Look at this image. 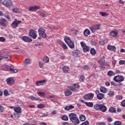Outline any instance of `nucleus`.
<instances>
[{
	"label": "nucleus",
	"instance_id": "obj_1",
	"mask_svg": "<svg viewBox=\"0 0 125 125\" xmlns=\"http://www.w3.org/2000/svg\"><path fill=\"white\" fill-rule=\"evenodd\" d=\"M68 117L71 122L73 123L74 125H78V124H80V120L79 118H78L77 114L71 113L69 114Z\"/></svg>",
	"mask_w": 125,
	"mask_h": 125
},
{
	"label": "nucleus",
	"instance_id": "obj_2",
	"mask_svg": "<svg viewBox=\"0 0 125 125\" xmlns=\"http://www.w3.org/2000/svg\"><path fill=\"white\" fill-rule=\"evenodd\" d=\"M1 3L6 7H8V8H10V7H12L13 5V2L11 0H4V1L1 2Z\"/></svg>",
	"mask_w": 125,
	"mask_h": 125
},
{
	"label": "nucleus",
	"instance_id": "obj_3",
	"mask_svg": "<svg viewBox=\"0 0 125 125\" xmlns=\"http://www.w3.org/2000/svg\"><path fill=\"white\" fill-rule=\"evenodd\" d=\"M64 40L70 48H74V47H75L74 42L71 41V39L69 37H65Z\"/></svg>",
	"mask_w": 125,
	"mask_h": 125
},
{
	"label": "nucleus",
	"instance_id": "obj_4",
	"mask_svg": "<svg viewBox=\"0 0 125 125\" xmlns=\"http://www.w3.org/2000/svg\"><path fill=\"white\" fill-rule=\"evenodd\" d=\"M0 25L2 27H7L8 26V21L3 18H1L0 19Z\"/></svg>",
	"mask_w": 125,
	"mask_h": 125
},
{
	"label": "nucleus",
	"instance_id": "obj_5",
	"mask_svg": "<svg viewBox=\"0 0 125 125\" xmlns=\"http://www.w3.org/2000/svg\"><path fill=\"white\" fill-rule=\"evenodd\" d=\"M39 34L40 37H42L43 39H45L46 38V34L45 33V30L44 29L42 28H40L38 29Z\"/></svg>",
	"mask_w": 125,
	"mask_h": 125
},
{
	"label": "nucleus",
	"instance_id": "obj_6",
	"mask_svg": "<svg viewBox=\"0 0 125 125\" xmlns=\"http://www.w3.org/2000/svg\"><path fill=\"white\" fill-rule=\"evenodd\" d=\"M99 29H100V24H96L89 27V29L92 33H95V31H96V30H99Z\"/></svg>",
	"mask_w": 125,
	"mask_h": 125
},
{
	"label": "nucleus",
	"instance_id": "obj_7",
	"mask_svg": "<svg viewBox=\"0 0 125 125\" xmlns=\"http://www.w3.org/2000/svg\"><path fill=\"white\" fill-rule=\"evenodd\" d=\"M94 97V94L92 93H90L87 94H85L83 97L84 99H85L86 100H91Z\"/></svg>",
	"mask_w": 125,
	"mask_h": 125
},
{
	"label": "nucleus",
	"instance_id": "obj_8",
	"mask_svg": "<svg viewBox=\"0 0 125 125\" xmlns=\"http://www.w3.org/2000/svg\"><path fill=\"white\" fill-rule=\"evenodd\" d=\"M114 80L115 82L116 83H121L122 82H124V80H125V78H124L122 76L118 75L114 78Z\"/></svg>",
	"mask_w": 125,
	"mask_h": 125
},
{
	"label": "nucleus",
	"instance_id": "obj_9",
	"mask_svg": "<svg viewBox=\"0 0 125 125\" xmlns=\"http://www.w3.org/2000/svg\"><path fill=\"white\" fill-rule=\"evenodd\" d=\"M29 36L32 38V39H34V40L37 39V33H36V31L34 30V29H30L29 30Z\"/></svg>",
	"mask_w": 125,
	"mask_h": 125
},
{
	"label": "nucleus",
	"instance_id": "obj_10",
	"mask_svg": "<svg viewBox=\"0 0 125 125\" xmlns=\"http://www.w3.org/2000/svg\"><path fill=\"white\" fill-rule=\"evenodd\" d=\"M20 23H21V21L15 19V21L12 23L11 27H13V29H15L18 27V24H20Z\"/></svg>",
	"mask_w": 125,
	"mask_h": 125
},
{
	"label": "nucleus",
	"instance_id": "obj_11",
	"mask_svg": "<svg viewBox=\"0 0 125 125\" xmlns=\"http://www.w3.org/2000/svg\"><path fill=\"white\" fill-rule=\"evenodd\" d=\"M81 44L82 48H83V52H86L88 51V50L89 49V48H88V46L86 45V44H85L84 42H81Z\"/></svg>",
	"mask_w": 125,
	"mask_h": 125
},
{
	"label": "nucleus",
	"instance_id": "obj_12",
	"mask_svg": "<svg viewBox=\"0 0 125 125\" xmlns=\"http://www.w3.org/2000/svg\"><path fill=\"white\" fill-rule=\"evenodd\" d=\"M6 82L8 85H12V84H14V83H15L13 78L11 77L7 78L6 80Z\"/></svg>",
	"mask_w": 125,
	"mask_h": 125
},
{
	"label": "nucleus",
	"instance_id": "obj_13",
	"mask_svg": "<svg viewBox=\"0 0 125 125\" xmlns=\"http://www.w3.org/2000/svg\"><path fill=\"white\" fill-rule=\"evenodd\" d=\"M45 83H46V80H44L37 81L36 82V84L37 86H40V85H44Z\"/></svg>",
	"mask_w": 125,
	"mask_h": 125
},
{
	"label": "nucleus",
	"instance_id": "obj_14",
	"mask_svg": "<svg viewBox=\"0 0 125 125\" xmlns=\"http://www.w3.org/2000/svg\"><path fill=\"white\" fill-rule=\"evenodd\" d=\"M22 40L25 42H30L33 41L31 38H30V37H28V36H23L22 37Z\"/></svg>",
	"mask_w": 125,
	"mask_h": 125
},
{
	"label": "nucleus",
	"instance_id": "obj_15",
	"mask_svg": "<svg viewBox=\"0 0 125 125\" xmlns=\"http://www.w3.org/2000/svg\"><path fill=\"white\" fill-rule=\"evenodd\" d=\"M14 110L17 114H21L22 113V108L20 106H17L14 108Z\"/></svg>",
	"mask_w": 125,
	"mask_h": 125
},
{
	"label": "nucleus",
	"instance_id": "obj_16",
	"mask_svg": "<svg viewBox=\"0 0 125 125\" xmlns=\"http://www.w3.org/2000/svg\"><path fill=\"white\" fill-rule=\"evenodd\" d=\"M29 99L30 100L35 101H42V99L39 98H37L36 97H34V96H30L28 97Z\"/></svg>",
	"mask_w": 125,
	"mask_h": 125
},
{
	"label": "nucleus",
	"instance_id": "obj_17",
	"mask_svg": "<svg viewBox=\"0 0 125 125\" xmlns=\"http://www.w3.org/2000/svg\"><path fill=\"white\" fill-rule=\"evenodd\" d=\"M37 9H40V6H34L30 7L29 8V10L31 12L35 11V10H37Z\"/></svg>",
	"mask_w": 125,
	"mask_h": 125
},
{
	"label": "nucleus",
	"instance_id": "obj_18",
	"mask_svg": "<svg viewBox=\"0 0 125 125\" xmlns=\"http://www.w3.org/2000/svg\"><path fill=\"white\" fill-rule=\"evenodd\" d=\"M1 57V59H4L5 61H9L11 59V57L9 55H5Z\"/></svg>",
	"mask_w": 125,
	"mask_h": 125
},
{
	"label": "nucleus",
	"instance_id": "obj_19",
	"mask_svg": "<svg viewBox=\"0 0 125 125\" xmlns=\"http://www.w3.org/2000/svg\"><path fill=\"white\" fill-rule=\"evenodd\" d=\"M107 48L108 50H111V51H115L116 50V46L111 45H107Z\"/></svg>",
	"mask_w": 125,
	"mask_h": 125
},
{
	"label": "nucleus",
	"instance_id": "obj_20",
	"mask_svg": "<svg viewBox=\"0 0 125 125\" xmlns=\"http://www.w3.org/2000/svg\"><path fill=\"white\" fill-rule=\"evenodd\" d=\"M98 63H99L100 65H103L105 63V58L104 57H102L98 61Z\"/></svg>",
	"mask_w": 125,
	"mask_h": 125
},
{
	"label": "nucleus",
	"instance_id": "obj_21",
	"mask_svg": "<svg viewBox=\"0 0 125 125\" xmlns=\"http://www.w3.org/2000/svg\"><path fill=\"white\" fill-rule=\"evenodd\" d=\"M100 110L102 111V112H106L107 110V107L104 105V104H101Z\"/></svg>",
	"mask_w": 125,
	"mask_h": 125
},
{
	"label": "nucleus",
	"instance_id": "obj_22",
	"mask_svg": "<svg viewBox=\"0 0 125 125\" xmlns=\"http://www.w3.org/2000/svg\"><path fill=\"white\" fill-rule=\"evenodd\" d=\"M64 94L65 96H70V95H72V91L69 89H66V91L64 92Z\"/></svg>",
	"mask_w": 125,
	"mask_h": 125
},
{
	"label": "nucleus",
	"instance_id": "obj_23",
	"mask_svg": "<svg viewBox=\"0 0 125 125\" xmlns=\"http://www.w3.org/2000/svg\"><path fill=\"white\" fill-rule=\"evenodd\" d=\"M62 71L63 73H68L69 71L70 70V68L69 67L65 66L62 68Z\"/></svg>",
	"mask_w": 125,
	"mask_h": 125
},
{
	"label": "nucleus",
	"instance_id": "obj_24",
	"mask_svg": "<svg viewBox=\"0 0 125 125\" xmlns=\"http://www.w3.org/2000/svg\"><path fill=\"white\" fill-rule=\"evenodd\" d=\"M74 108H75V106H74L73 105H70L69 106H66L64 107V109L66 110V111H69V110L74 109Z\"/></svg>",
	"mask_w": 125,
	"mask_h": 125
},
{
	"label": "nucleus",
	"instance_id": "obj_25",
	"mask_svg": "<svg viewBox=\"0 0 125 125\" xmlns=\"http://www.w3.org/2000/svg\"><path fill=\"white\" fill-rule=\"evenodd\" d=\"M84 36H85V37H87L88 35H90V31L88 30V29H86L84 32H83Z\"/></svg>",
	"mask_w": 125,
	"mask_h": 125
},
{
	"label": "nucleus",
	"instance_id": "obj_26",
	"mask_svg": "<svg viewBox=\"0 0 125 125\" xmlns=\"http://www.w3.org/2000/svg\"><path fill=\"white\" fill-rule=\"evenodd\" d=\"M100 90L101 92H103V93H106V92H107V91H108L107 88L102 86L100 87Z\"/></svg>",
	"mask_w": 125,
	"mask_h": 125
},
{
	"label": "nucleus",
	"instance_id": "obj_27",
	"mask_svg": "<svg viewBox=\"0 0 125 125\" xmlns=\"http://www.w3.org/2000/svg\"><path fill=\"white\" fill-rule=\"evenodd\" d=\"M97 98L98 99H99V100H101L102 99H103L104 98V94L102 93H99L97 95Z\"/></svg>",
	"mask_w": 125,
	"mask_h": 125
},
{
	"label": "nucleus",
	"instance_id": "obj_28",
	"mask_svg": "<svg viewBox=\"0 0 125 125\" xmlns=\"http://www.w3.org/2000/svg\"><path fill=\"white\" fill-rule=\"evenodd\" d=\"M100 104H95L94 105L93 107L95 110H100V107H101Z\"/></svg>",
	"mask_w": 125,
	"mask_h": 125
},
{
	"label": "nucleus",
	"instance_id": "obj_29",
	"mask_svg": "<svg viewBox=\"0 0 125 125\" xmlns=\"http://www.w3.org/2000/svg\"><path fill=\"white\" fill-rule=\"evenodd\" d=\"M109 112L110 113H116L117 110H116V108L115 107H110L109 109Z\"/></svg>",
	"mask_w": 125,
	"mask_h": 125
},
{
	"label": "nucleus",
	"instance_id": "obj_30",
	"mask_svg": "<svg viewBox=\"0 0 125 125\" xmlns=\"http://www.w3.org/2000/svg\"><path fill=\"white\" fill-rule=\"evenodd\" d=\"M90 53L91 55L94 56V55L96 54V50H95V49H94V48H92L90 50Z\"/></svg>",
	"mask_w": 125,
	"mask_h": 125
},
{
	"label": "nucleus",
	"instance_id": "obj_31",
	"mask_svg": "<svg viewBox=\"0 0 125 125\" xmlns=\"http://www.w3.org/2000/svg\"><path fill=\"white\" fill-rule=\"evenodd\" d=\"M24 65H27V64H31V60L30 58L26 59L24 62Z\"/></svg>",
	"mask_w": 125,
	"mask_h": 125
},
{
	"label": "nucleus",
	"instance_id": "obj_32",
	"mask_svg": "<svg viewBox=\"0 0 125 125\" xmlns=\"http://www.w3.org/2000/svg\"><path fill=\"white\" fill-rule=\"evenodd\" d=\"M10 71L12 72V73H17L18 70L16 69H14L13 66H10Z\"/></svg>",
	"mask_w": 125,
	"mask_h": 125
},
{
	"label": "nucleus",
	"instance_id": "obj_33",
	"mask_svg": "<svg viewBox=\"0 0 125 125\" xmlns=\"http://www.w3.org/2000/svg\"><path fill=\"white\" fill-rule=\"evenodd\" d=\"M86 106H87L88 107H93V103L92 102H86L85 103Z\"/></svg>",
	"mask_w": 125,
	"mask_h": 125
},
{
	"label": "nucleus",
	"instance_id": "obj_34",
	"mask_svg": "<svg viewBox=\"0 0 125 125\" xmlns=\"http://www.w3.org/2000/svg\"><path fill=\"white\" fill-rule=\"evenodd\" d=\"M2 69L3 71H8L9 68L8 65H3L2 66Z\"/></svg>",
	"mask_w": 125,
	"mask_h": 125
},
{
	"label": "nucleus",
	"instance_id": "obj_35",
	"mask_svg": "<svg viewBox=\"0 0 125 125\" xmlns=\"http://www.w3.org/2000/svg\"><path fill=\"white\" fill-rule=\"evenodd\" d=\"M118 33L117 31H112L110 32V35H111L112 37H116L117 36Z\"/></svg>",
	"mask_w": 125,
	"mask_h": 125
},
{
	"label": "nucleus",
	"instance_id": "obj_36",
	"mask_svg": "<svg viewBox=\"0 0 125 125\" xmlns=\"http://www.w3.org/2000/svg\"><path fill=\"white\" fill-rule=\"evenodd\" d=\"M72 55L74 57H77L79 55V53H78L77 50H74L72 51Z\"/></svg>",
	"mask_w": 125,
	"mask_h": 125
},
{
	"label": "nucleus",
	"instance_id": "obj_37",
	"mask_svg": "<svg viewBox=\"0 0 125 125\" xmlns=\"http://www.w3.org/2000/svg\"><path fill=\"white\" fill-rule=\"evenodd\" d=\"M107 75L109 77H112V76H115V73L113 72V71H109L107 72Z\"/></svg>",
	"mask_w": 125,
	"mask_h": 125
},
{
	"label": "nucleus",
	"instance_id": "obj_38",
	"mask_svg": "<svg viewBox=\"0 0 125 125\" xmlns=\"http://www.w3.org/2000/svg\"><path fill=\"white\" fill-rule=\"evenodd\" d=\"M62 120L67 121L69 120V118L67 115H63L62 118Z\"/></svg>",
	"mask_w": 125,
	"mask_h": 125
},
{
	"label": "nucleus",
	"instance_id": "obj_39",
	"mask_svg": "<svg viewBox=\"0 0 125 125\" xmlns=\"http://www.w3.org/2000/svg\"><path fill=\"white\" fill-rule=\"evenodd\" d=\"M80 121L83 122L85 121V116L83 115H81L80 116Z\"/></svg>",
	"mask_w": 125,
	"mask_h": 125
},
{
	"label": "nucleus",
	"instance_id": "obj_40",
	"mask_svg": "<svg viewBox=\"0 0 125 125\" xmlns=\"http://www.w3.org/2000/svg\"><path fill=\"white\" fill-rule=\"evenodd\" d=\"M43 61L45 63H48V62H49V58L48 57H45Z\"/></svg>",
	"mask_w": 125,
	"mask_h": 125
},
{
	"label": "nucleus",
	"instance_id": "obj_41",
	"mask_svg": "<svg viewBox=\"0 0 125 125\" xmlns=\"http://www.w3.org/2000/svg\"><path fill=\"white\" fill-rule=\"evenodd\" d=\"M37 94L39 96H44V95H45V93L43 92H38L37 93Z\"/></svg>",
	"mask_w": 125,
	"mask_h": 125
},
{
	"label": "nucleus",
	"instance_id": "obj_42",
	"mask_svg": "<svg viewBox=\"0 0 125 125\" xmlns=\"http://www.w3.org/2000/svg\"><path fill=\"white\" fill-rule=\"evenodd\" d=\"M67 88H69V89H70V90H71V91H73L74 92H75V91H76V88H75V87H73V86H67Z\"/></svg>",
	"mask_w": 125,
	"mask_h": 125
},
{
	"label": "nucleus",
	"instance_id": "obj_43",
	"mask_svg": "<svg viewBox=\"0 0 125 125\" xmlns=\"http://www.w3.org/2000/svg\"><path fill=\"white\" fill-rule=\"evenodd\" d=\"M13 12H14V13H18L19 12V9H18V8H14L13 10H12Z\"/></svg>",
	"mask_w": 125,
	"mask_h": 125
},
{
	"label": "nucleus",
	"instance_id": "obj_44",
	"mask_svg": "<svg viewBox=\"0 0 125 125\" xmlns=\"http://www.w3.org/2000/svg\"><path fill=\"white\" fill-rule=\"evenodd\" d=\"M114 91H110L107 93V95H109V96H111V97L114 96Z\"/></svg>",
	"mask_w": 125,
	"mask_h": 125
},
{
	"label": "nucleus",
	"instance_id": "obj_45",
	"mask_svg": "<svg viewBox=\"0 0 125 125\" xmlns=\"http://www.w3.org/2000/svg\"><path fill=\"white\" fill-rule=\"evenodd\" d=\"M37 108H39V109H42V108H44V104H40L37 105Z\"/></svg>",
	"mask_w": 125,
	"mask_h": 125
},
{
	"label": "nucleus",
	"instance_id": "obj_46",
	"mask_svg": "<svg viewBox=\"0 0 125 125\" xmlns=\"http://www.w3.org/2000/svg\"><path fill=\"white\" fill-rule=\"evenodd\" d=\"M3 94L5 96H8V95H9L8 91H7L6 89L4 90L3 91Z\"/></svg>",
	"mask_w": 125,
	"mask_h": 125
},
{
	"label": "nucleus",
	"instance_id": "obj_47",
	"mask_svg": "<svg viewBox=\"0 0 125 125\" xmlns=\"http://www.w3.org/2000/svg\"><path fill=\"white\" fill-rule=\"evenodd\" d=\"M100 14L102 15V16L104 17V16H107L108 15V14L105 12H100Z\"/></svg>",
	"mask_w": 125,
	"mask_h": 125
},
{
	"label": "nucleus",
	"instance_id": "obj_48",
	"mask_svg": "<svg viewBox=\"0 0 125 125\" xmlns=\"http://www.w3.org/2000/svg\"><path fill=\"white\" fill-rule=\"evenodd\" d=\"M3 16H4V17H5V18H6V19H7V20H9V21H10V20H11L10 17L9 16V15H4Z\"/></svg>",
	"mask_w": 125,
	"mask_h": 125
},
{
	"label": "nucleus",
	"instance_id": "obj_49",
	"mask_svg": "<svg viewBox=\"0 0 125 125\" xmlns=\"http://www.w3.org/2000/svg\"><path fill=\"white\" fill-rule=\"evenodd\" d=\"M4 111V107L1 105H0V113H2Z\"/></svg>",
	"mask_w": 125,
	"mask_h": 125
},
{
	"label": "nucleus",
	"instance_id": "obj_50",
	"mask_svg": "<svg viewBox=\"0 0 125 125\" xmlns=\"http://www.w3.org/2000/svg\"><path fill=\"white\" fill-rule=\"evenodd\" d=\"M122 125V122L121 121H116L114 123V125Z\"/></svg>",
	"mask_w": 125,
	"mask_h": 125
},
{
	"label": "nucleus",
	"instance_id": "obj_51",
	"mask_svg": "<svg viewBox=\"0 0 125 125\" xmlns=\"http://www.w3.org/2000/svg\"><path fill=\"white\" fill-rule=\"evenodd\" d=\"M84 79L85 78L84 76H81L80 78V82H83V81H84Z\"/></svg>",
	"mask_w": 125,
	"mask_h": 125
},
{
	"label": "nucleus",
	"instance_id": "obj_52",
	"mask_svg": "<svg viewBox=\"0 0 125 125\" xmlns=\"http://www.w3.org/2000/svg\"><path fill=\"white\" fill-rule=\"evenodd\" d=\"M105 42H107L106 41H102L100 42V43L101 44V45H104Z\"/></svg>",
	"mask_w": 125,
	"mask_h": 125
},
{
	"label": "nucleus",
	"instance_id": "obj_53",
	"mask_svg": "<svg viewBox=\"0 0 125 125\" xmlns=\"http://www.w3.org/2000/svg\"><path fill=\"white\" fill-rule=\"evenodd\" d=\"M88 68H89V67L87 65H85L83 67L84 70H88Z\"/></svg>",
	"mask_w": 125,
	"mask_h": 125
},
{
	"label": "nucleus",
	"instance_id": "obj_54",
	"mask_svg": "<svg viewBox=\"0 0 125 125\" xmlns=\"http://www.w3.org/2000/svg\"><path fill=\"white\" fill-rule=\"evenodd\" d=\"M39 65L40 68H42V67H43V63H42L41 62H39Z\"/></svg>",
	"mask_w": 125,
	"mask_h": 125
},
{
	"label": "nucleus",
	"instance_id": "obj_55",
	"mask_svg": "<svg viewBox=\"0 0 125 125\" xmlns=\"http://www.w3.org/2000/svg\"><path fill=\"white\" fill-rule=\"evenodd\" d=\"M106 120L107 121V122H108L109 123H111V122H112V121H113L112 120V118L111 117H107L106 118Z\"/></svg>",
	"mask_w": 125,
	"mask_h": 125
},
{
	"label": "nucleus",
	"instance_id": "obj_56",
	"mask_svg": "<svg viewBox=\"0 0 125 125\" xmlns=\"http://www.w3.org/2000/svg\"><path fill=\"white\" fill-rule=\"evenodd\" d=\"M39 15H40V16H42V17L44 18L45 17V15L44 13H42V12H40L39 13Z\"/></svg>",
	"mask_w": 125,
	"mask_h": 125
},
{
	"label": "nucleus",
	"instance_id": "obj_57",
	"mask_svg": "<svg viewBox=\"0 0 125 125\" xmlns=\"http://www.w3.org/2000/svg\"><path fill=\"white\" fill-rule=\"evenodd\" d=\"M120 65H124L125 64V61L121 60L119 61Z\"/></svg>",
	"mask_w": 125,
	"mask_h": 125
},
{
	"label": "nucleus",
	"instance_id": "obj_58",
	"mask_svg": "<svg viewBox=\"0 0 125 125\" xmlns=\"http://www.w3.org/2000/svg\"><path fill=\"white\" fill-rule=\"evenodd\" d=\"M121 104H122V107H125V100H124L122 102Z\"/></svg>",
	"mask_w": 125,
	"mask_h": 125
},
{
	"label": "nucleus",
	"instance_id": "obj_59",
	"mask_svg": "<svg viewBox=\"0 0 125 125\" xmlns=\"http://www.w3.org/2000/svg\"><path fill=\"white\" fill-rule=\"evenodd\" d=\"M5 41V38L2 37H0V42H3Z\"/></svg>",
	"mask_w": 125,
	"mask_h": 125
},
{
	"label": "nucleus",
	"instance_id": "obj_60",
	"mask_svg": "<svg viewBox=\"0 0 125 125\" xmlns=\"http://www.w3.org/2000/svg\"><path fill=\"white\" fill-rule=\"evenodd\" d=\"M71 32H72V34H74V35H77L78 34V31L74 30H71Z\"/></svg>",
	"mask_w": 125,
	"mask_h": 125
},
{
	"label": "nucleus",
	"instance_id": "obj_61",
	"mask_svg": "<svg viewBox=\"0 0 125 125\" xmlns=\"http://www.w3.org/2000/svg\"><path fill=\"white\" fill-rule=\"evenodd\" d=\"M73 86H74L75 88H80V86L78 84H74Z\"/></svg>",
	"mask_w": 125,
	"mask_h": 125
},
{
	"label": "nucleus",
	"instance_id": "obj_62",
	"mask_svg": "<svg viewBox=\"0 0 125 125\" xmlns=\"http://www.w3.org/2000/svg\"><path fill=\"white\" fill-rule=\"evenodd\" d=\"M48 115V112H46L43 114L42 115V117H47Z\"/></svg>",
	"mask_w": 125,
	"mask_h": 125
},
{
	"label": "nucleus",
	"instance_id": "obj_63",
	"mask_svg": "<svg viewBox=\"0 0 125 125\" xmlns=\"http://www.w3.org/2000/svg\"><path fill=\"white\" fill-rule=\"evenodd\" d=\"M62 46H63V49H67V45H66V44H65L64 43L62 44Z\"/></svg>",
	"mask_w": 125,
	"mask_h": 125
},
{
	"label": "nucleus",
	"instance_id": "obj_64",
	"mask_svg": "<svg viewBox=\"0 0 125 125\" xmlns=\"http://www.w3.org/2000/svg\"><path fill=\"white\" fill-rule=\"evenodd\" d=\"M96 125H106V124L104 123H98L96 124Z\"/></svg>",
	"mask_w": 125,
	"mask_h": 125
}]
</instances>
